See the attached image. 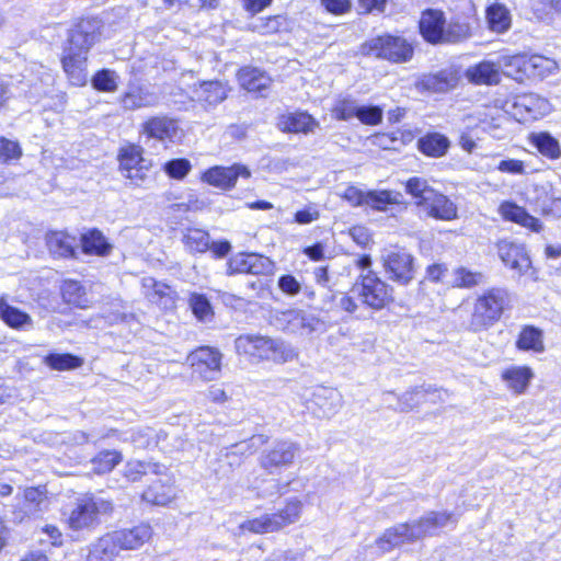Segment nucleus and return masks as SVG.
I'll return each mask as SVG.
<instances>
[{"instance_id": "nucleus-37", "label": "nucleus", "mask_w": 561, "mask_h": 561, "mask_svg": "<svg viewBox=\"0 0 561 561\" xmlns=\"http://www.w3.org/2000/svg\"><path fill=\"white\" fill-rule=\"evenodd\" d=\"M421 152L428 157H443L446 154L450 142L448 138L439 133H431L419 139Z\"/></svg>"}, {"instance_id": "nucleus-60", "label": "nucleus", "mask_w": 561, "mask_h": 561, "mask_svg": "<svg viewBox=\"0 0 561 561\" xmlns=\"http://www.w3.org/2000/svg\"><path fill=\"white\" fill-rule=\"evenodd\" d=\"M347 234L360 248L366 249L373 244V236L369 229L362 225L353 226Z\"/></svg>"}, {"instance_id": "nucleus-36", "label": "nucleus", "mask_w": 561, "mask_h": 561, "mask_svg": "<svg viewBox=\"0 0 561 561\" xmlns=\"http://www.w3.org/2000/svg\"><path fill=\"white\" fill-rule=\"evenodd\" d=\"M485 18L489 28L495 33H505L512 24L510 10L501 3L488 7Z\"/></svg>"}, {"instance_id": "nucleus-2", "label": "nucleus", "mask_w": 561, "mask_h": 561, "mask_svg": "<svg viewBox=\"0 0 561 561\" xmlns=\"http://www.w3.org/2000/svg\"><path fill=\"white\" fill-rule=\"evenodd\" d=\"M234 347L239 355L244 356L252 364L262 362L285 364L298 356L291 344L263 334H242L236 339Z\"/></svg>"}, {"instance_id": "nucleus-61", "label": "nucleus", "mask_w": 561, "mask_h": 561, "mask_svg": "<svg viewBox=\"0 0 561 561\" xmlns=\"http://www.w3.org/2000/svg\"><path fill=\"white\" fill-rule=\"evenodd\" d=\"M356 117L363 124L377 125L382 119V110L378 106H359Z\"/></svg>"}, {"instance_id": "nucleus-1", "label": "nucleus", "mask_w": 561, "mask_h": 561, "mask_svg": "<svg viewBox=\"0 0 561 561\" xmlns=\"http://www.w3.org/2000/svg\"><path fill=\"white\" fill-rule=\"evenodd\" d=\"M453 522V515L447 512H428L420 519L410 523L398 524L388 528L377 539V547L382 551H389L403 543L421 540L426 536H434L440 528Z\"/></svg>"}, {"instance_id": "nucleus-62", "label": "nucleus", "mask_w": 561, "mask_h": 561, "mask_svg": "<svg viewBox=\"0 0 561 561\" xmlns=\"http://www.w3.org/2000/svg\"><path fill=\"white\" fill-rule=\"evenodd\" d=\"M368 191H363L356 186H347L341 194V197L345 199L350 205L357 207L366 205Z\"/></svg>"}, {"instance_id": "nucleus-44", "label": "nucleus", "mask_w": 561, "mask_h": 561, "mask_svg": "<svg viewBox=\"0 0 561 561\" xmlns=\"http://www.w3.org/2000/svg\"><path fill=\"white\" fill-rule=\"evenodd\" d=\"M197 98L208 105H216L227 98V89L218 81L203 82L197 90Z\"/></svg>"}, {"instance_id": "nucleus-12", "label": "nucleus", "mask_w": 561, "mask_h": 561, "mask_svg": "<svg viewBox=\"0 0 561 561\" xmlns=\"http://www.w3.org/2000/svg\"><path fill=\"white\" fill-rule=\"evenodd\" d=\"M551 112V104L535 93H527L514 98L510 113L518 122L539 119Z\"/></svg>"}, {"instance_id": "nucleus-25", "label": "nucleus", "mask_w": 561, "mask_h": 561, "mask_svg": "<svg viewBox=\"0 0 561 561\" xmlns=\"http://www.w3.org/2000/svg\"><path fill=\"white\" fill-rule=\"evenodd\" d=\"M499 213L507 221L518 224L535 232H539L541 230L540 221L536 217L529 215L525 208L513 202H503L499 207Z\"/></svg>"}, {"instance_id": "nucleus-32", "label": "nucleus", "mask_w": 561, "mask_h": 561, "mask_svg": "<svg viewBox=\"0 0 561 561\" xmlns=\"http://www.w3.org/2000/svg\"><path fill=\"white\" fill-rule=\"evenodd\" d=\"M238 81L249 92H262L271 85V78L268 76L251 67H244L239 70Z\"/></svg>"}, {"instance_id": "nucleus-15", "label": "nucleus", "mask_w": 561, "mask_h": 561, "mask_svg": "<svg viewBox=\"0 0 561 561\" xmlns=\"http://www.w3.org/2000/svg\"><path fill=\"white\" fill-rule=\"evenodd\" d=\"M250 170L242 164L231 167L216 165L207 169L202 174V181L217 188L228 191L234 187L238 178H250Z\"/></svg>"}, {"instance_id": "nucleus-56", "label": "nucleus", "mask_w": 561, "mask_h": 561, "mask_svg": "<svg viewBox=\"0 0 561 561\" xmlns=\"http://www.w3.org/2000/svg\"><path fill=\"white\" fill-rule=\"evenodd\" d=\"M470 35L468 24L449 23L445 26L442 43H458L466 39Z\"/></svg>"}, {"instance_id": "nucleus-30", "label": "nucleus", "mask_w": 561, "mask_h": 561, "mask_svg": "<svg viewBox=\"0 0 561 561\" xmlns=\"http://www.w3.org/2000/svg\"><path fill=\"white\" fill-rule=\"evenodd\" d=\"M0 318L7 325L15 330H30L33 327L31 316L9 305L4 297H0Z\"/></svg>"}, {"instance_id": "nucleus-22", "label": "nucleus", "mask_w": 561, "mask_h": 561, "mask_svg": "<svg viewBox=\"0 0 561 561\" xmlns=\"http://www.w3.org/2000/svg\"><path fill=\"white\" fill-rule=\"evenodd\" d=\"M446 20L439 10L427 9L420 19L419 27L424 39L432 44L442 43Z\"/></svg>"}, {"instance_id": "nucleus-13", "label": "nucleus", "mask_w": 561, "mask_h": 561, "mask_svg": "<svg viewBox=\"0 0 561 561\" xmlns=\"http://www.w3.org/2000/svg\"><path fill=\"white\" fill-rule=\"evenodd\" d=\"M187 360L192 366L193 374L204 380H215L220 375L221 354L215 348L199 347L188 355Z\"/></svg>"}, {"instance_id": "nucleus-42", "label": "nucleus", "mask_w": 561, "mask_h": 561, "mask_svg": "<svg viewBox=\"0 0 561 561\" xmlns=\"http://www.w3.org/2000/svg\"><path fill=\"white\" fill-rule=\"evenodd\" d=\"M62 298L78 308L85 309L90 306L84 287L77 280H66L61 287Z\"/></svg>"}, {"instance_id": "nucleus-57", "label": "nucleus", "mask_w": 561, "mask_h": 561, "mask_svg": "<svg viewBox=\"0 0 561 561\" xmlns=\"http://www.w3.org/2000/svg\"><path fill=\"white\" fill-rule=\"evenodd\" d=\"M531 9L540 19L552 13L561 14V0H531Z\"/></svg>"}, {"instance_id": "nucleus-54", "label": "nucleus", "mask_w": 561, "mask_h": 561, "mask_svg": "<svg viewBox=\"0 0 561 561\" xmlns=\"http://www.w3.org/2000/svg\"><path fill=\"white\" fill-rule=\"evenodd\" d=\"M457 81V72L451 69H445L434 75L428 80V83L437 90L436 92H445V90L454 88Z\"/></svg>"}, {"instance_id": "nucleus-20", "label": "nucleus", "mask_w": 561, "mask_h": 561, "mask_svg": "<svg viewBox=\"0 0 561 561\" xmlns=\"http://www.w3.org/2000/svg\"><path fill=\"white\" fill-rule=\"evenodd\" d=\"M270 265L271 262L264 256L254 253H239L228 261L227 274L233 275L249 273L257 275L264 273L270 267Z\"/></svg>"}, {"instance_id": "nucleus-47", "label": "nucleus", "mask_w": 561, "mask_h": 561, "mask_svg": "<svg viewBox=\"0 0 561 561\" xmlns=\"http://www.w3.org/2000/svg\"><path fill=\"white\" fill-rule=\"evenodd\" d=\"M484 283V275L480 272H473L463 266L453 271L451 285L458 288H472Z\"/></svg>"}, {"instance_id": "nucleus-5", "label": "nucleus", "mask_w": 561, "mask_h": 561, "mask_svg": "<svg viewBox=\"0 0 561 561\" xmlns=\"http://www.w3.org/2000/svg\"><path fill=\"white\" fill-rule=\"evenodd\" d=\"M510 305L511 295L505 288L492 287L485 290L474 301L470 320L471 329L480 331L492 327Z\"/></svg>"}, {"instance_id": "nucleus-29", "label": "nucleus", "mask_w": 561, "mask_h": 561, "mask_svg": "<svg viewBox=\"0 0 561 561\" xmlns=\"http://www.w3.org/2000/svg\"><path fill=\"white\" fill-rule=\"evenodd\" d=\"M119 552L112 533H107L91 545L87 561H114Z\"/></svg>"}, {"instance_id": "nucleus-3", "label": "nucleus", "mask_w": 561, "mask_h": 561, "mask_svg": "<svg viewBox=\"0 0 561 561\" xmlns=\"http://www.w3.org/2000/svg\"><path fill=\"white\" fill-rule=\"evenodd\" d=\"M88 24L80 23L71 30L64 48L61 64L71 84L82 87L88 81L87 60L96 35Z\"/></svg>"}, {"instance_id": "nucleus-53", "label": "nucleus", "mask_w": 561, "mask_h": 561, "mask_svg": "<svg viewBox=\"0 0 561 561\" xmlns=\"http://www.w3.org/2000/svg\"><path fill=\"white\" fill-rule=\"evenodd\" d=\"M190 306L195 317L202 321H208L213 318V309L208 299L201 294H192Z\"/></svg>"}, {"instance_id": "nucleus-23", "label": "nucleus", "mask_w": 561, "mask_h": 561, "mask_svg": "<svg viewBox=\"0 0 561 561\" xmlns=\"http://www.w3.org/2000/svg\"><path fill=\"white\" fill-rule=\"evenodd\" d=\"M145 296L149 301L163 309L175 307L176 293L167 284L156 280L152 277L142 278Z\"/></svg>"}, {"instance_id": "nucleus-58", "label": "nucleus", "mask_w": 561, "mask_h": 561, "mask_svg": "<svg viewBox=\"0 0 561 561\" xmlns=\"http://www.w3.org/2000/svg\"><path fill=\"white\" fill-rule=\"evenodd\" d=\"M427 392L423 388H415L411 391H407L399 399L398 409L402 412H408L416 407L421 400L426 397Z\"/></svg>"}, {"instance_id": "nucleus-9", "label": "nucleus", "mask_w": 561, "mask_h": 561, "mask_svg": "<svg viewBox=\"0 0 561 561\" xmlns=\"http://www.w3.org/2000/svg\"><path fill=\"white\" fill-rule=\"evenodd\" d=\"M363 53L392 62H405L412 58L413 48L404 38L386 34L367 41Z\"/></svg>"}, {"instance_id": "nucleus-45", "label": "nucleus", "mask_w": 561, "mask_h": 561, "mask_svg": "<svg viewBox=\"0 0 561 561\" xmlns=\"http://www.w3.org/2000/svg\"><path fill=\"white\" fill-rule=\"evenodd\" d=\"M302 503L297 499H291L278 513L271 514L272 518L278 524L277 530L296 523L300 517Z\"/></svg>"}, {"instance_id": "nucleus-33", "label": "nucleus", "mask_w": 561, "mask_h": 561, "mask_svg": "<svg viewBox=\"0 0 561 561\" xmlns=\"http://www.w3.org/2000/svg\"><path fill=\"white\" fill-rule=\"evenodd\" d=\"M499 64L482 61L467 69L466 76L469 81L477 84H495L500 80Z\"/></svg>"}, {"instance_id": "nucleus-8", "label": "nucleus", "mask_w": 561, "mask_h": 561, "mask_svg": "<svg viewBox=\"0 0 561 561\" xmlns=\"http://www.w3.org/2000/svg\"><path fill=\"white\" fill-rule=\"evenodd\" d=\"M352 291L371 309L380 310L392 301V287L382 280L374 271L360 274Z\"/></svg>"}, {"instance_id": "nucleus-35", "label": "nucleus", "mask_w": 561, "mask_h": 561, "mask_svg": "<svg viewBox=\"0 0 561 561\" xmlns=\"http://www.w3.org/2000/svg\"><path fill=\"white\" fill-rule=\"evenodd\" d=\"M534 374L529 367L513 366L504 370L503 380L515 393H523L529 385Z\"/></svg>"}, {"instance_id": "nucleus-46", "label": "nucleus", "mask_w": 561, "mask_h": 561, "mask_svg": "<svg viewBox=\"0 0 561 561\" xmlns=\"http://www.w3.org/2000/svg\"><path fill=\"white\" fill-rule=\"evenodd\" d=\"M122 461L121 453L116 450H103L99 453L92 460V471L103 474L112 471Z\"/></svg>"}, {"instance_id": "nucleus-51", "label": "nucleus", "mask_w": 561, "mask_h": 561, "mask_svg": "<svg viewBox=\"0 0 561 561\" xmlns=\"http://www.w3.org/2000/svg\"><path fill=\"white\" fill-rule=\"evenodd\" d=\"M184 243L192 252H205L209 248V234L202 229H188L184 234Z\"/></svg>"}, {"instance_id": "nucleus-18", "label": "nucleus", "mask_w": 561, "mask_h": 561, "mask_svg": "<svg viewBox=\"0 0 561 561\" xmlns=\"http://www.w3.org/2000/svg\"><path fill=\"white\" fill-rule=\"evenodd\" d=\"M47 508L48 499L46 488H27L24 490L23 501L19 503V507L13 514L16 520L22 522L25 517L37 516Z\"/></svg>"}, {"instance_id": "nucleus-43", "label": "nucleus", "mask_w": 561, "mask_h": 561, "mask_svg": "<svg viewBox=\"0 0 561 561\" xmlns=\"http://www.w3.org/2000/svg\"><path fill=\"white\" fill-rule=\"evenodd\" d=\"M165 467L154 462H144L139 460H130L126 463L124 474L130 481H137L142 476L153 473L157 476L163 474Z\"/></svg>"}, {"instance_id": "nucleus-64", "label": "nucleus", "mask_w": 561, "mask_h": 561, "mask_svg": "<svg viewBox=\"0 0 561 561\" xmlns=\"http://www.w3.org/2000/svg\"><path fill=\"white\" fill-rule=\"evenodd\" d=\"M278 287L284 294L289 296L299 294L301 289V285L298 279L289 274L283 275L278 278Z\"/></svg>"}, {"instance_id": "nucleus-31", "label": "nucleus", "mask_w": 561, "mask_h": 561, "mask_svg": "<svg viewBox=\"0 0 561 561\" xmlns=\"http://www.w3.org/2000/svg\"><path fill=\"white\" fill-rule=\"evenodd\" d=\"M403 195L400 192L389 190H373L368 191L366 206L378 210L386 211L390 206L404 207Z\"/></svg>"}, {"instance_id": "nucleus-55", "label": "nucleus", "mask_w": 561, "mask_h": 561, "mask_svg": "<svg viewBox=\"0 0 561 561\" xmlns=\"http://www.w3.org/2000/svg\"><path fill=\"white\" fill-rule=\"evenodd\" d=\"M358 105L351 99L339 100L332 108V115L339 121H348L357 116Z\"/></svg>"}, {"instance_id": "nucleus-34", "label": "nucleus", "mask_w": 561, "mask_h": 561, "mask_svg": "<svg viewBox=\"0 0 561 561\" xmlns=\"http://www.w3.org/2000/svg\"><path fill=\"white\" fill-rule=\"evenodd\" d=\"M82 250L85 254L105 256L112 250V244L107 241L104 234L96 230H90L81 237Z\"/></svg>"}, {"instance_id": "nucleus-40", "label": "nucleus", "mask_w": 561, "mask_h": 561, "mask_svg": "<svg viewBox=\"0 0 561 561\" xmlns=\"http://www.w3.org/2000/svg\"><path fill=\"white\" fill-rule=\"evenodd\" d=\"M175 497L174 489L171 484L162 483L161 480L154 481L142 493V500L153 505H167Z\"/></svg>"}, {"instance_id": "nucleus-48", "label": "nucleus", "mask_w": 561, "mask_h": 561, "mask_svg": "<svg viewBox=\"0 0 561 561\" xmlns=\"http://www.w3.org/2000/svg\"><path fill=\"white\" fill-rule=\"evenodd\" d=\"M277 522L272 518L271 514H265L259 518L248 519L240 524L239 528L242 533L250 531L253 534H266L277 531Z\"/></svg>"}, {"instance_id": "nucleus-52", "label": "nucleus", "mask_w": 561, "mask_h": 561, "mask_svg": "<svg viewBox=\"0 0 561 561\" xmlns=\"http://www.w3.org/2000/svg\"><path fill=\"white\" fill-rule=\"evenodd\" d=\"M45 363L56 370L71 369L81 365V360L70 354H49L45 357Z\"/></svg>"}, {"instance_id": "nucleus-49", "label": "nucleus", "mask_w": 561, "mask_h": 561, "mask_svg": "<svg viewBox=\"0 0 561 561\" xmlns=\"http://www.w3.org/2000/svg\"><path fill=\"white\" fill-rule=\"evenodd\" d=\"M531 78L543 79L557 72L558 62L549 57L542 55H531Z\"/></svg>"}, {"instance_id": "nucleus-14", "label": "nucleus", "mask_w": 561, "mask_h": 561, "mask_svg": "<svg viewBox=\"0 0 561 561\" xmlns=\"http://www.w3.org/2000/svg\"><path fill=\"white\" fill-rule=\"evenodd\" d=\"M298 450V445L293 442H276L271 448L262 453L260 465L268 473L278 472L293 463Z\"/></svg>"}, {"instance_id": "nucleus-11", "label": "nucleus", "mask_w": 561, "mask_h": 561, "mask_svg": "<svg viewBox=\"0 0 561 561\" xmlns=\"http://www.w3.org/2000/svg\"><path fill=\"white\" fill-rule=\"evenodd\" d=\"M118 158L122 174L133 185L141 186L149 180L151 161L144 158L141 147L128 145L121 149Z\"/></svg>"}, {"instance_id": "nucleus-63", "label": "nucleus", "mask_w": 561, "mask_h": 561, "mask_svg": "<svg viewBox=\"0 0 561 561\" xmlns=\"http://www.w3.org/2000/svg\"><path fill=\"white\" fill-rule=\"evenodd\" d=\"M21 156V149L18 142L0 138V160L8 161Z\"/></svg>"}, {"instance_id": "nucleus-28", "label": "nucleus", "mask_w": 561, "mask_h": 561, "mask_svg": "<svg viewBox=\"0 0 561 561\" xmlns=\"http://www.w3.org/2000/svg\"><path fill=\"white\" fill-rule=\"evenodd\" d=\"M46 245L51 255L57 257L73 256L77 241L64 231H50L46 234Z\"/></svg>"}, {"instance_id": "nucleus-27", "label": "nucleus", "mask_w": 561, "mask_h": 561, "mask_svg": "<svg viewBox=\"0 0 561 561\" xmlns=\"http://www.w3.org/2000/svg\"><path fill=\"white\" fill-rule=\"evenodd\" d=\"M530 62L531 55L502 56L499 59V66L505 73L519 82L531 78Z\"/></svg>"}, {"instance_id": "nucleus-6", "label": "nucleus", "mask_w": 561, "mask_h": 561, "mask_svg": "<svg viewBox=\"0 0 561 561\" xmlns=\"http://www.w3.org/2000/svg\"><path fill=\"white\" fill-rule=\"evenodd\" d=\"M113 511L111 501L95 495H83L77 499L68 517V525L73 530L88 529L99 523L101 515Z\"/></svg>"}, {"instance_id": "nucleus-19", "label": "nucleus", "mask_w": 561, "mask_h": 561, "mask_svg": "<svg viewBox=\"0 0 561 561\" xmlns=\"http://www.w3.org/2000/svg\"><path fill=\"white\" fill-rule=\"evenodd\" d=\"M497 252L502 262L511 270L519 274L530 267V259L523 244L510 240H501L497 243Z\"/></svg>"}, {"instance_id": "nucleus-50", "label": "nucleus", "mask_w": 561, "mask_h": 561, "mask_svg": "<svg viewBox=\"0 0 561 561\" xmlns=\"http://www.w3.org/2000/svg\"><path fill=\"white\" fill-rule=\"evenodd\" d=\"M92 85L98 91L114 92L118 87V76L110 69H102L92 77Z\"/></svg>"}, {"instance_id": "nucleus-16", "label": "nucleus", "mask_w": 561, "mask_h": 561, "mask_svg": "<svg viewBox=\"0 0 561 561\" xmlns=\"http://www.w3.org/2000/svg\"><path fill=\"white\" fill-rule=\"evenodd\" d=\"M342 407V394L332 388L318 387L312 392V398L307 404V409L317 417H331L337 413Z\"/></svg>"}, {"instance_id": "nucleus-26", "label": "nucleus", "mask_w": 561, "mask_h": 561, "mask_svg": "<svg viewBox=\"0 0 561 561\" xmlns=\"http://www.w3.org/2000/svg\"><path fill=\"white\" fill-rule=\"evenodd\" d=\"M179 127L174 119L165 116H157L147 121L144 125V133L158 140L173 141L178 136Z\"/></svg>"}, {"instance_id": "nucleus-10", "label": "nucleus", "mask_w": 561, "mask_h": 561, "mask_svg": "<svg viewBox=\"0 0 561 561\" xmlns=\"http://www.w3.org/2000/svg\"><path fill=\"white\" fill-rule=\"evenodd\" d=\"M271 323L278 330L298 335H309L322 325L318 318L299 309H275L271 313Z\"/></svg>"}, {"instance_id": "nucleus-59", "label": "nucleus", "mask_w": 561, "mask_h": 561, "mask_svg": "<svg viewBox=\"0 0 561 561\" xmlns=\"http://www.w3.org/2000/svg\"><path fill=\"white\" fill-rule=\"evenodd\" d=\"M191 162L186 159H173L164 164V171L173 179H183L191 170Z\"/></svg>"}, {"instance_id": "nucleus-21", "label": "nucleus", "mask_w": 561, "mask_h": 561, "mask_svg": "<svg viewBox=\"0 0 561 561\" xmlns=\"http://www.w3.org/2000/svg\"><path fill=\"white\" fill-rule=\"evenodd\" d=\"M119 550H135L144 546L152 537V529L147 524H140L133 528L112 531Z\"/></svg>"}, {"instance_id": "nucleus-7", "label": "nucleus", "mask_w": 561, "mask_h": 561, "mask_svg": "<svg viewBox=\"0 0 561 561\" xmlns=\"http://www.w3.org/2000/svg\"><path fill=\"white\" fill-rule=\"evenodd\" d=\"M381 264L388 279L402 286L409 285L415 277L414 256L403 248L389 247L381 252Z\"/></svg>"}, {"instance_id": "nucleus-41", "label": "nucleus", "mask_w": 561, "mask_h": 561, "mask_svg": "<svg viewBox=\"0 0 561 561\" xmlns=\"http://www.w3.org/2000/svg\"><path fill=\"white\" fill-rule=\"evenodd\" d=\"M516 346L523 351L542 353L545 351L542 332L530 325L523 328L518 335Z\"/></svg>"}, {"instance_id": "nucleus-24", "label": "nucleus", "mask_w": 561, "mask_h": 561, "mask_svg": "<svg viewBox=\"0 0 561 561\" xmlns=\"http://www.w3.org/2000/svg\"><path fill=\"white\" fill-rule=\"evenodd\" d=\"M278 128L286 133H312L319 123L306 112L288 113L279 116Z\"/></svg>"}, {"instance_id": "nucleus-4", "label": "nucleus", "mask_w": 561, "mask_h": 561, "mask_svg": "<svg viewBox=\"0 0 561 561\" xmlns=\"http://www.w3.org/2000/svg\"><path fill=\"white\" fill-rule=\"evenodd\" d=\"M405 191L414 201L421 214L443 221L458 218L457 205L446 195L431 186L427 180L411 178L405 183Z\"/></svg>"}, {"instance_id": "nucleus-39", "label": "nucleus", "mask_w": 561, "mask_h": 561, "mask_svg": "<svg viewBox=\"0 0 561 561\" xmlns=\"http://www.w3.org/2000/svg\"><path fill=\"white\" fill-rule=\"evenodd\" d=\"M530 144L546 158L556 160L561 157L559 141L547 131L534 133L529 137Z\"/></svg>"}, {"instance_id": "nucleus-17", "label": "nucleus", "mask_w": 561, "mask_h": 561, "mask_svg": "<svg viewBox=\"0 0 561 561\" xmlns=\"http://www.w3.org/2000/svg\"><path fill=\"white\" fill-rule=\"evenodd\" d=\"M158 103L159 95L151 85L145 83L130 82L121 98V104L127 111L151 107Z\"/></svg>"}, {"instance_id": "nucleus-38", "label": "nucleus", "mask_w": 561, "mask_h": 561, "mask_svg": "<svg viewBox=\"0 0 561 561\" xmlns=\"http://www.w3.org/2000/svg\"><path fill=\"white\" fill-rule=\"evenodd\" d=\"M506 122V114L496 108L489 110L483 114V117L480 118L481 128L496 139L506 137L504 129Z\"/></svg>"}]
</instances>
